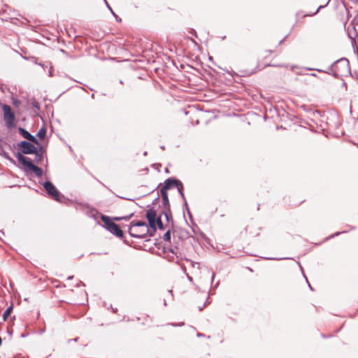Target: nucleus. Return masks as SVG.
<instances>
[{
	"mask_svg": "<svg viewBox=\"0 0 358 358\" xmlns=\"http://www.w3.org/2000/svg\"><path fill=\"white\" fill-rule=\"evenodd\" d=\"M16 158L19 163L23 166L24 171L29 173L33 172L37 177H41L43 176V169L34 165L30 158L24 156L20 152L15 154Z\"/></svg>",
	"mask_w": 358,
	"mask_h": 358,
	"instance_id": "1",
	"label": "nucleus"
},
{
	"mask_svg": "<svg viewBox=\"0 0 358 358\" xmlns=\"http://www.w3.org/2000/svg\"><path fill=\"white\" fill-rule=\"evenodd\" d=\"M334 77L336 78L340 76L341 73L348 72L350 69L348 60L345 58L338 59L329 66L330 71H334Z\"/></svg>",
	"mask_w": 358,
	"mask_h": 358,
	"instance_id": "2",
	"label": "nucleus"
},
{
	"mask_svg": "<svg viewBox=\"0 0 358 358\" xmlns=\"http://www.w3.org/2000/svg\"><path fill=\"white\" fill-rule=\"evenodd\" d=\"M101 219L103 222V227L110 231L112 234L115 235L118 238H123L124 232L120 229L118 224L110 220V217L105 215H101Z\"/></svg>",
	"mask_w": 358,
	"mask_h": 358,
	"instance_id": "3",
	"label": "nucleus"
},
{
	"mask_svg": "<svg viewBox=\"0 0 358 358\" xmlns=\"http://www.w3.org/2000/svg\"><path fill=\"white\" fill-rule=\"evenodd\" d=\"M2 110L3 112V119L6 123V126L8 129H13L15 127V116L14 113L12 111L11 107L8 104H3Z\"/></svg>",
	"mask_w": 358,
	"mask_h": 358,
	"instance_id": "4",
	"label": "nucleus"
},
{
	"mask_svg": "<svg viewBox=\"0 0 358 358\" xmlns=\"http://www.w3.org/2000/svg\"><path fill=\"white\" fill-rule=\"evenodd\" d=\"M43 186L49 196L52 197L55 201H61V193L57 190L54 184L50 181H45Z\"/></svg>",
	"mask_w": 358,
	"mask_h": 358,
	"instance_id": "5",
	"label": "nucleus"
},
{
	"mask_svg": "<svg viewBox=\"0 0 358 358\" xmlns=\"http://www.w3.org/2000/svg\"><path fill=\"white\" fill-rule=\"evenodd\" d=\"M17 146L21 148L22 155H32L37 152L36 147L29 141H22L17 143Z\"/></svg>",
	"mask_w": 358,
	"mask_h": 358,
	"instance_id": "6",
	"label": "nucleus"
},
{
	"mask_svg": "<svg viewBox=\"0 0 358 358\" xmlns=\"http://www.w3.org/2000/svg\"><path fill=\"white\" fill-rule=\"evenodd\" d=\"M156 217L157 213L154 208H151L146 211L145 217L148 222L151 229L156 231Z\"/></svg>",
	"mask_w": 358,
	"mask_h": 358,
	"instance_id": "7",
	"label": "nucleus"
},
{
	"mask_svg": "<svg viewBox=\"0 0 358 358\" xmlns=\"http://www.w3.org/2000/svg\"><path fill=\"white\" fill-rule=\"evenodd\" d=\"M155 232L156 231L151 229H150L148 227L144 229V232L142 234L134 233L131 228L128 230V233L130 236L137 238H145L147 236H153Z\"/></svg>",
	"mask_w": 358,
	"mask_h": 358,
	"instance_id": "8",
	"label": "nucleus"
},
{
	"mask_svg": "<svg viewBox=\"0 0 358 358\" xmlns=\"http://www.w3.org/2000/svg\"><path fill=\"white\" fill-rule=\"evenodd\" d=\"M19 134L24 138L27 139L30 142L33 143L36 145H39L38 140L36 138V136L31 134L27 130L24 128L19 127L18 128Z\"/></svg>",
	"mask_w": 358,
	"mask_h": 358,
	"instance_id": "9",
	"label": "nucleus"
},
{
	"mask_svg": "<svg viewBox=\"0 0 358 358\" xmlns=\"http://www.w3.org/2000/svg\"><path fill=\"white\" fill-rule=\"evenodd\" d=\"M177 178H169L164 181V186L160 189L164 191H166L169 189H171L175 187L176 185Z\"/></svg>",
	"mask_w": 358,
	"mask_h": 358,
	"instance_id": "10",
	"label": "nucleus"
},
{
	"mask_svg": "<svg viewBox=\"0 0 358 358\" xmlns=\"http://www.w3.org/2000/svg\"><path fill=\"white\" fill-rule=\"evenodd\" d=\"M160 194H161L162 199V206L163 207V209L164 208H170L171 206H170V202H169V199L168 192L166 191L160 189Z\"/></svg>",
	"mask_w": 358,
	"mask_h": 358,
	"instance_id": "11",
	"label": "nucleus"
},
{
	"mask_svg": "<svg viewBox=\"0 0 358 358\" xmlns=\"http://www.w3.org/2000/svg\"><path fill=\"white\" fill-rule=\"evenodd\" d=\"M159 215L161 216L164 215L167 222H169L170 221H171L172 223L173 222L171 208H164L160 212Z\"/></svg>",
	"mask_w": 358,
	"mask_h": 358,
	"instance_id": "12",
	"label": "nucleus"
},
{
	"mask_svg": "<svg viewBox=\"0 0 358 358\" xmlns=\"http://www.w3.org/2000/svg\"><path fill=\"white\" fill-rule=\"evenodd\" d=\"M135 227H143L147 228L148 226L145 221H143V220L134 221V220L130 222L129 226V229L130 228L132 229V228H134Z\"/></svg>",
	"mask_w": 358,
	"mask_h": 358,
	"instance_id": "13",
	"label": "nucleus"
},
{
	"mask_svg": "<svg viewBox=\"0 0 358 358\" xmlns=\"http://www.w3.org/2000/svg\"><path fill=\"white\" fill-rule=\"evenodd\" d=\"M13 310V305L11 303L4 311L3 313V321H6L8 316L11 314Z\"/></svg>",
	"mask_w": 358,
	"mask_h": 358,
	"instance_id": "14",
	"label": "nucleus"
},
{
	"mask_svg": "<svg viewBox=\"0 0 358 358\" xmlns=\"http://www.w3.org/2000/svg\"><path fill=\"white\" fill-rule=\"evenodd\" d=\"M156 229L158 228L159 230H164V225L162 221L161 215L156 217Z\"/></svg>",
	"mask_w": 358,
	"mask_h": 358,
	"instance_id": "15",
	"label": "nucleus"
},
{
	"mask_svg": "<svg viewBox=\"0 0 358 358\" xmlns=\"http://www.w3.org/2000/svg\"><path fill=\"white\" fill-rule=\"evenodd\" d=\"M47 133V130L45 127H41L37 132L36 136L39 138L43 139L45 137Z\"/></svg>",
	"mask_w": 358,
	"mask_h": 358,
	"instance_id": "16",
	"label": "nucleus"
},
{
	"mask_svg": "<svg viewBox=\"0 0 358 358\" xmlns=\"http://www.w3.org/2000/svg\"><path fill=\"white\" fill-rule=\"evenodd\" d=\"M329 1H330V0H329V1H327V3L325 5H324V6H322V5L320 6L317 8V9L316 10V11H315V12H313V13H311L303 14V17H306V16H313V15H316V14L319 12V10H320V9H322V8H324V7H326V6H327V4H328V3L329 2Z\"/></svg>",
	"mask_w": 358,
	"mask_h": 358,
	"instance_id": "17",
	"label": "nucleus"
},
{
	"mask_svg": "<svg viewBox=\"0 0 358 358\" xmlns=\"http://www.w3.org/2000/svg\"><path fill=\"white\" fill-rule=\"evenodd\" d=\"M174 187L177 188L179 194H180L181 192H183L184 186H183L182 182L180 180L177 179L176 185H175Z\"/></svg>",
	"mask_w": 358,
	"mask_h": 358,
	"instance_id": "18",
	"label": "nucleus"
},
{
	"mask_svg": "<svg viewBox=\"0 0 358 358\" xmlns=\"http://www.w3.org/2000/svg\"><path fill=\"white\" fill-rule=\"evenodd\" d=\"M39 66H41L44 71H45L47 69H53L52 66V63L50 62H43V63H39L38 64Z\"/></svg>",
	"mask_w": 358,
	"mask_h": 358,
	"instance_id": "19",
	"label": "nucleus"
},
{
	"mask_svg": "<svg viewBox=\"0 0 358 358\" xmlns=\"http://www.w3.org/2000/svg\"><path fill=\"white\" fill-rule=\"evenodd\" d=\"M171 238V230L169 229L163 236L164 241L170 243Z\"/></svg>",
	"mask_w": 358,
	"mask_h": 358,
	"instance_id": "20",
	"label": "nucleus"
},
{
	"mask_svg": "<svg viewBox=\"0 0 358 358\" xmlns=\"http://www.w3.org/2000/svg\"><path fill=\"white\" fill-rule=\"evenodd\" d=\"M2 155L3 156V157H4L5 159H8V161H10L12 164H15V165L16 164L15 161L12 157H10V155H8V152H3Z\"/></svg>",
	"mask_w": 358,
	"mask_h": 358,
	"instance_id": "21",
	"label": "nucleus"
},
{
	"mask_svg": "<svg viewBox=\"0 0 358 358\" xmlns=\"http://www.w3.org/2000/svg\"><path fill=\"white\" fill-rule=\"evenodd\" d=\"M34 155H35V161L36 163L39 164L41 162L42 159H43V155L42 153H37V152H35L34 153Z\"/></svg>",
	"mask_w": 358,
	"mask_h": 358,
	"instance_id": "22",
	"label": "nucleus"
},
{
	"mask_svg": "<svg viewBox=\"0 0 358 358\" xmlns=\"http://www.w3.org/2000/svg\"><path fill=\"white\" fill-rule=\"evenodd\" d=\"M347 232H348V230H344V231H338V232H336L335 234H332V235L329 236V237H327V238H326V240H327H327H329V239H331V238H334V237H336V236H339V235H340V234H345V233H347Z\"/></svg>",
	"mask_w": 358,
	"mask_h": 358,
	"instance_id": "23",
	"label": "nucleus"
},
{
	"mask_svg": "<svg viewBox=\"0 0 358 358\" xmlns=\"http://www.w3.org/2000/svg\"><path fill=\"white\" fill-rule=\"evenodd\" d=\"M180 196H181V198H182V201H183V207H184V208H187V205H188V203H187V202L186 197H185V196L184 192H181V193L180 194Z\"/></svg>",
	"mask_w": 358,
	"mask_h": 358,
	"instance_id": "24",
	"label": "nucleus"
},
{
	"mask_svg": "<svg viewBox=\"0 0 358 358\" xmlns=\"http://www.w3.org/2000/svg\"><path fill=\"white\" fill-rule=\"evenodd\" d=\"M134 215V213H131L129 215H126V216H122V220H126V221H128Z\"/></svg>",
	"mask_w": 358,
	"mask_h": 358,
	"instance_id": "25",
	"label": "nucleus"
},
{
	"mask_svg": "<svg viewBox=\"0 0 358 358\" xmlns=\"http://www.w3.org/2000/svg\"><path fill=\"white\" fill-rule=\"evenodd\" d=\"M38 145H39L38 147H36V151H37L36 152L38 154L42 153V155H43L45 150L42 145H41L40 144Z\"/></svg>",
	"mask_w": 358,
	"mask_h": 358,
	"instance_id": "26",
	"label": "nucleus"
},
{
	"mask_svg": "<svg viewBox=\"0 0 358 358\" xmlns=\"http://www.w3.org/2000/svg\"><path fill=\"white\" fill-rule=\"evenodd\" d=\"M315 70H316L317 71H319V72H324V73H326L328 74H331L332 73L333 75H334V72L335 71V69H334V71H330V70H329V68L327 69V71H322V70L318 69H315Z\"/></svg>",
	"mask_w": 358,
	"mask_h": 358,
	"instance_id": "27",
	"label": "nucleus"
},
{
	"mask_svg": "<svg viewBox=\"0 0 358 358\" xmlns=\"http://www.w3.org/2000/svg\"><path fill=\"white\" fill-rule=\"evenodd\" d=\"M184 210H186L188 215H189V217L191 220H192V215L191 213V211L189 210V206L187 205V208H184Z\"/></svg>",
	"mask_w": 358,
	"mask_h": 358,
	"instance_id": "28",
	"label": "nucleus"
},
{
	"mask_svg": "<svg viewBox=\"0 0 358 358\" xmlns=\"http://www.w3.org/2000/svg\"><path fill=\"white\" fill-rule=\"evenodd\" d=\"M152 166L154 169H156L159 172L160 171L159 168L162 166L161 164L156 163V164H153Z\"/></svg>",
	"mask_w": 358,
	"mask_h": 358,
	"instance_id": "29",
	"label": "nucleus"
},
{
	"mask_svg": "<svg viewBox=\"0 0 358 358\" xmlns=\"http://www.w3.org/2000/svg\"><path fill=\"white\" fill-rule=\"evenodd\" d=\"M168 250H169V251L170 252H171L172 254H174V255L176 256V257H177V258H178V257H178V255H177V253L176 252V251H175V249H174V248H173L170 247Z\"/></svg>",
	"mask_w": 358,
	"mask_h": 358,
	"instance_id": "30",
	"label": "nucleus"
},
{
	"mask_svg": "<svg viewBox=\"0 0 358 358\" xmlns=\"http://www.w3.org/2000/svg\"><path fill=\"white\" fill-rule=\"evenodd\" d=\"M132 231H133L134 233L142 234V233H143V232H144V229H134L132 228Z\"/></svg>",
	"mask_w": 358,
	"mask_h": 358,
	"instance_id": "31",
	"label": "nucleus"
},
{
	"mask_svg": "<svg viewBox=\"0 0 358 358\" xmlns=\"http://www.w3.org/2000/svg\"><path fill=\"white\" fill-rule=\"evenodd\" d=\"M13 105H15V106H18L19 104H20V101L18 100V99H14L13 101Z\"/></svg>",
	"mask_w": 358,
	"mask_h": 358,
	"instance_id": "32",
	"label": "nucleus"
},
{
	"mask_svg": "<svg viewBox=\"0 0 358 358\" xmlns=\"http://www.w3.org/2000/svg\"><path fill=\"white\" fill-rule=\"evenodd\" d=\"M185 259L186 261L189 262L191 263V265H192L193 267L194 266V265H195V264H199V263H197V262H193V261H192V260H190V259H187V258H185Z\"/></svg>",
	"mask_w": 358,
	"mask_h": 358,
	"instance_id": "33",
	"label": "nucleus"
},
{
	"mask_svg": "<svg viewBox=\"0 0 358 358\" xmlns=\"http://www.w3.org/2000/svg\"><path fill=\"white\" fill-rule=\"evenodd\" d=\"M184 324V322H182V323H179V324H177V323H171L170 325L173 326V327H180L182 325Z\"/></svg>",
	"mask_w": 358,
	"mask_h": 358,
	"instance_id": "34",
	"label": "nucleus"
},
{
	"mask_svg": "<svg viewBox=\"0 0 358 358\" xmlns=\"http://www.w3.org/2000/svg\"><path fill=\"white\" fill-rule=\"evenodd\" d=\"M159 199V194H157V197L153 200V201H152V205L156 204V203H157V201H158Z\"/></svg>",
	"mask_w": 358,
	"mask_h": 358,
	"instance_id": "35",
	"label": "nucleus"
},
{
	"mask_svg": "<svg viewBox=\"0 0 358 358\" xmlns=\"http://www.w3.org/2000/svg\"><path fill=\"white\" fill-rule=\"evenodd\" d=\"M32 106H33V107H34V108H39V104H38V102H36V101H34V102L32 103Z\"/></svg>",
	"mask_w": 358,
	"mask_h": 358,
	"instance_id": "36",
	"label": "nucleus"
},
{
	"mask_svg": "<svg viewBox=\"0 0 358 358\" xmlns=\"http://www.w3.org/2000/svg\"><path fill=\"white\" fill-rule=\"evenodd\" d=\"M80 285L85 286V285L82 281L79 280L78 282L76 284V287H79Z\"/></svg>",
	"mask_w": 358,
	"mask_h": 358,
	"instance_id": "37",
	"label": "nucleus"
},
{
	"mask_svg": "<svg viewBox=\"0 0 358 358\" xmlns=\"http://www.w3.org/2000/svg\"><path fill=\"white\" fill-rule=\"evenodd\" d=\"M48 76L49 77H52L53 76L52 69H48Z\"/></svg>",
	"mask_w": 358,
	"mask_h": 358,
	"instance_id": "38",
	"label": "nucleus"
},
{
	"mask_svg": "<svg viewBox=\"0 0 358 358\" xmlns=\"http://www.w3.org/2000/svg\"><path fill=\"white\" fill-rule=\"evenodd\" d=\"M113 219L115 221H121V220H122V217H114Z\"/></svg>",
	"mask_w": 358,
	"mask_h": 358,
	"instance_id": "39",
	"label": "nucleus"
},
{
	"mask_svg": "<svg viewBox=\"0 0 358 358\" xmlns=\"http://www.w3.org/2000/svg\"><path fill=\"white\" fill-rule=\"evenodd\" d=\"M186 275H187V278L188 279L189 281L190 282H193V278L192 277H191L188 273H186Z\"/></svg>",
	"mask_w": 358,
	"mask_h": 358,
	"instance_id": "40",
	"label": "nucleus"
},
{
	"mask_svg": "<svg viewBox=\"0 0 358 358\" xmlns=\"http://www.w3.org/2000/svg\"><path fill=\"white\" fill-rule=\"evenodd\" d=\"M104 1H105L106 4V6H107V8H108L110 11H112V10H113V9H112V8H111V7L110 6V5L108 3L107 1H106V0H104Z\"/></svg>",
	"mask_w": 358,
	"mask_h": 358,
	"instance_id": "41",
	"label": "nucleus"
},
{
	"mask_svg": "<svg viewBox=\"0 0 358 358\" xmlns=\"http://www.w3.org/2000/svg\"><path fill=\"white\" fill-rule=\"evenodd\" d=\"M181 268H182V270L183 271L184 273H186V268H185V266H181Z\"/></svg>",
	"mask_w": 358,
	"mask_h": 358,
	"instance_id": "42",
	"label": "nucleus"
},
{
	"mask_svg": "<svg viewBox=\"0 0 358 358\" xmlns=\"http://www.w3.org/2000/svg\"><path fill=\"white\" fill-rule=\"evenodd\" d=\"M110 308H111L112 311H113V313H116V312H117V308H113L112 307V306H111V305H110Z\"/></svg>",
	"mask_w": 358,
	"mask_h": 358,
	"instance_id": "43",
	"label": "nucleus"
},
{
	"mask_svg": "<svg viewBox=\"0 0 358 358\" xmlns=\"http://www.w3.org/2000/svg\"><path fill=\"white\" fill-rule=\"evenodd\" d=\"M268 259H275V258H268ZM286 258H277L276 260L285 259Z\"/></svg>",
	"mask_w": 358,
	"mask_h": 358,
	"instance_id": "44",
	"label": "nucleus"
},
{
	"mask_svg": "<svg viewBox=\"0 0 358 358\" xmlns=\"http://www.w3.org/2000/svg\"><path fill=\"white\" fill-rule=\"evenodd\" d=\"M164 171H165V173H170V171H169V168H168V167H166V168H165Z\"/></svg>",
	"mask_w": 358,
	"mask_h": 358,
	"instance_id": "45",
	"label": "nucleus"
},
{
	"mask_svg": "<svg viewBox=\"0 0 358 358\" xmlns=\"http://www.w3.org/2000/svg\"><path fill=\"white\" fill-rule=\"evenodd\" d=\"M8 334L10 335V336H12L13 334V331L12 330H10L9 329H8Z\"/></svg>",
	"mask_w": 358,
	"mask_h": 358,
	"instance_id": "46",
	"label": "nucleus"
},
{
	"mask_svg": "<svg viewBox=\"0 0 358 358\" xmlns=\"http://www.w3.org/2000/svg\"><path fill=\"white\" fill-rule=\"evenodd\" d=\"M214 278H215V273H212V276H211V282H213Z\"/></svg>",
	"mask_w": 358,
	"mask_h": 358,
	"instance_id": "47",
	"label": "nucleus"
},
{
	"mask_svg": "<svg viewBox=\"0 0 358 358\" xmlns=\"http://www.w3.org/2000/svg\"><path fill=\"white\" fill-rule=\"evenodd\" d=\"M27 335H28L27 334H22L20 336H21L22 338H25V337H27Z\"/></svg>",
	"mask_w": 358,
	"mask_h": 358,
	"instance_id": "48",
	"label": "nucleus"
},
{
	"mask_svg": "<svg viewBox=\"0 0 358 358\" xmlns=\"http://www.w3.org/2000/svg\"><path fill=\"white\" fill-rule=\"evenodd\" d=\"M287 35L285 36V37L284 38H282V40L280 41L279 43L281 44L282 43H283V41L285 40V38H287Z\"/></svg>",
	"mask_w": 358,
	"mask_h": 358,
	"instance_id": "49",
	"label": "nucleus"
},
{
	"mask_svg": "<svg viewBox=\"0 0 358 358\" xmlns=\"http://www.w3.org/2000/svg\"><path fill=\"white\" fill-rule=\"evenodd\" d=\"M197 336L198 337H202V336H204V335L203 334H201V333H198L197 334Z\"/></svg>",
	"mask_w": 358,
	"mask_h": 358,
	"instance_id": "50",
	"label": "nucleus"
},
{
	"mask_svg": "<svg viewBox=\"0 0 358 358\" xmlns=\"http://www.w3.org/2000/svg\"><path fill=\"white\" fill-rule=\"evenodd\" d=\"M306 279H307V278H306ZM306 281H307V282H308V286H309L310 289L311 290H313V289L312 286L310 285V283L308 282V280H306Z\"/></svg>",
	"mask_w": 358,
	"mask_h": 358,
	"instance_id": "51",
	"label": "nucleus"
},
{
	"mask_svg": "<svg viewBox=\"0 0 358 358\" xmlns=\"http://www.w3.org/2000/svg\"><path fill=\"white\" fill-rule=\"evenodd\" d=\"M113 16L117 18V15L113 12V10L110 11Z\"/></svg>",
	"mask_w": 358,
	"mask_h": 358,
	"instance_id": "52",
	"label": "nucleus"
},
{
	"mask_svg": "<svg viewBox=\"0 0 358 358\" xmlns=\"http://www.w3.org/2000/svg\"><path fill=\"white\" fill-rule=\"evenodd\" d=\"M73 278V275H70L67 278V280H71Z\"/></svg>",
	"mask_w": 358,
	"mask_h": 358,
	"instance_id": "53",
	"label": "nucleus"
},
{
	"mask_svg": "<svg viewBox=\"0 0 358 358\" xmlns=\"http://www.w3.org/2000/svg\"><path fill=\"white\" fill-rule=\"evenodd\" d=\"M350 227L351 230H354L356 229V227H355V226H350Z\"/></svg>",
	"mask_w": 358,
	"mask_h": 358,
	"instance_id": "54",
	"label": "nucleus"
},
{
	"mask_svg": "<svg viewBox=\"0 0 358 358\" xmlns=\"http://www.w3.org/2000/svg\"><path fill=\"white\" fill-rule=\"evenodd\" d=\"M192 35L196 36V33L194 30H192Z\"/></svg>",
	"mask_w": 358,
	"mask_h": 358,
	"instance_id": "55",
	"label": "nucleus"
},
{
	"mask_svg": "<svg viewBox=\"0 0 358 358\" xmlns=\"http://www.w3.org/2000/svg\"><path fill=\"white\" fill-rule=\"evenodd\" d=\"M192 35L196 36V33L194 30H192Z\"/></svg>",
	"mask_w": 358,
	"mask_h": 358,
	"instance_id": "56",
	"label": "nucleus"
},
{
	"mask_svg": "<svg viewBox=\"0 0 358 358\" xmlns=\"http://www.w3.org/2000/svg\"><path fill=\"white\" fill-rule=\"evenodd\" d=\"M124 243L128 245H130V244L127 242V240H124Z\"/></svg>",
	"mask_w": 358,
	"mask_h": 358,
	"instance_id": "57",
	"label": "nucleus"
},
{
	"mask_svg": "<svg viewBox=\"0 0 358 358\" xmlns=\"http://www.w3.org/2000/svg\"><path fill=\"white\" fill-rule=\"evenodd\" d=\"M160 185V184L157 187H155V189H153L152 190H151L150 193L153 192Z\"/></svg>",
	"mask_w": 358,
	"mask_h": 358,
	"instance_id": "58",
	"label": "nucleus"
},
{
	"mask_svg": "<svg viewBox=\"0 0 358 358\" xmlns=\"http://www.w3.org/2000/svg\"><path fill=\"white\" fill-rule=\"evenodd\" d=\"M115 19H116L117 21H120V22L121 21V19L119 18V17L117 15V18H115Z\"/></svg>",
	"mask_w": 358,
	"mask_h": 358,
	"instance_id": "59",
	"label": "nucleus"
},
{
	"mask_svg": "<svg viewBox=\"0 0 358 358\" xmlns=\"http://www.w3.org/2000/svg\"><path fill=\"white\" fill-rule=\"evenodd\" d=\"M161 149H162V150H165V146H164V145H162V146H161Z\"/></svg>",
	"mask_w": 358,
	"mask_h": 358,
	"instance_id": "60",
	"label": "nucleus"
},
{
	"mask_svg": "<svg viewBox=\"0 0 358 358\" xmlns=\"http://www.w3.org/2000/svg\"><path fill=\"white\" fill-rule=\"evenodd\" d=\"M60 51H61L62 52L66 53V51H65V50H62V49H60Z\"/></svg>",
	"mask_w": 358,
	"mask_h": 358,
	"instance_id": "61",
	"label": "nucleus"
},
{
	"mask_svg": "<svg viewBox=\"0 0 358 358\" xmlns=\"http://www.w3.org/2000/svg\"><path fill=\"white\" fill-rule=\"evenodd\" d=\"M169 292L173 296V292L172 290H169Z\"/></svg>",
	"mask_w": 358,
	"mask_h": 358,
	"instance_id": "62",
	"label": "nucleus"
},
{
	"mask_svg": "<svg viewBox=\"0 0 358 358\" xmlns=\"http://www.w3.org/2000/svg\"><path fill=\"white\" fill-rule=\"evenodd\" d=\"M143 155H144V156H146V155H147V152H146V151H145V152H143Z\"/></svg>",
	"mask_w": 358,
	"mask_h": 358,
	"instance_id": "63",
	"label": "nucleus"
},
{
	"mask_svg": "<svg viewBox=\"0 0 358 358\" xmlns=\"http://www.w3.org/2000/svg\"><path fill=\"white\" fill-rule=\"evenodd\" d=\"M311 76L316 77L317 75L315 73H311Z\"/></svg>",
	"mask_w": 358,
	"mask_h": 358,
	"instance_id": "64",
	"label": "nucleus"
}]
</instances>
